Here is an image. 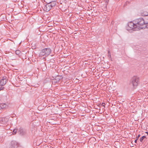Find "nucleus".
Returning <instances> with one entry per match:
<instances>
[{
    "label": "nucleus",
    "mask_w": 148,
    "mask_h": 148,
    "mask_svg": "<svg viewBox=\"0 0 148 148\" xmlns=\"http://www.w3.org/2000/svg\"><path fill=\"white\" fill-rule=\"evenodd\" d=\"M128 26L129 28H128L127 30L130 29L136 31L148 28V23L145 22L143 18H140L129 22Z\"/></svg>",
    "instance_id": "obj_1"
},
{
    "label": "nucleus",
    "mask_w": 148,
    "mask_h": 148,
    "mask_svg": "<svg viewBox=\"0 0 148 148\" xmlns=\"http://www.w3.org/2000/svg\"><path fill=\"white\" fill-rule=\"evenodd\" d=\"M51 51V50L49 48L43 49L40 52L39 56V57L47 56L50 54Z\"/></svg>",
    "instance_id": "obj_2"
},
{
    "label": "nucleus",
    "mask_w": 148,
    "mask_h": 148,
    "mask_svg": "<svg viewBox=\"0 0 148 148\" xmlns=\"http://www.w3.org/2000/svg\"><path fill=\"white\" fill-rule=\"evenodd\" d=\"M132 82L133 86L134 87L137 86L139 83V78L136 76L133 77Z\"/></svg>",
    "instance_id": "obj_3"
},
{
    "label": "nucleus",
    "mask_w": 148,
    "mask_h": 148,
    "mask_svg": "<svg viewBox=\"0 0 148 148\" xmlns=\"http://www.w3.org/2000/svg\"><path fill=\"white\" fill-rule=\"evenodd\" d=\"M18 143L15 141H12L11 142L9 148H19Z\"/></svg>",
    "instance_id": "obj_4"
},
{
    "label": "nucleus",
    "mask_w": 148,
    "mask_h": 148,
    "mask_svg": "<svg viewBox=\"0 0 148 148\" xmlns=\"http://www.w3.org/2000/svg\"><path fill=\"white\" fill-rule=\"evenodd\" d=\"M7 80L8 79L6 77H3L0 81V86L5 85L6 84Z\"/></svg>",
    "instance_id": "obj_5"
},
{
    "label": "nucleus",
    "mask_w": 148,
    "mask_h": 148,
    "mask_svg": "<svg viewBox=\"0 0 148 148\" xmlns=\"http://www.w3.org/2000/svg\"><path fill=\"white\" fill-rule=\"evenodd\" d=\"M8 119L6 117L0 118V123L3 124H6L8 121Z\"/></svg>",
    "instance_id": "obj_6"
},
{
    "label": "nucleus",
    "mask_w": 148,
    "mask_h": 148,
    "mask_svg": "<svg viewBox=\"0 0 148 148\" xmlns=\"http://www.w3.org/2000/svg\"><path fill=\"white\" fill-rule=\"evenodd\" d=\"M18 132L21 135L23 136L25 135L26 134L27 132L26 130L20 128Z\"/></svg>",
    "instance_id": "obj_7"
},
{
    "label": "nucleus",
    "mask_w": 148,
    "mask_h": 148,
    "mask_svg": "<svg viewBox=\"0 0 148 148\" xmlns=\"http://www.w3.org/2000/svg\"><path fill=\"white\" fill-rule=\"evenodd\" d=\"M51 8L49 4H47L44 8V10L46 11H49Z\"/></svg>",
    "instance_id": "obj_8"
},
{
    "label": "nucleus",
    "mask_w": 148,
    "mask_h": 148,
    "mask_svg": "<svg viewBox=\"0 0 148 148\" xmlns=\"http://www.w3.org/2000/svg\"><path fill=\"white\" fill-rule=\"evenodd\" d=\"M63 77L62 76H57L55 77V82L56 83L58 82L60 79H62Z\"/></svg>",
    "instance_id": "obj_9"
},
{
    "label": "nucleus",
    "mask_w": 148,
    "mask_h": 148,
    "mask_svg": "<svg viewBox=\"0 0 148 148\" xmlns=\"http://www.w3.org/2000/svg\"><path fill=\"white\" fill-rule=\"evenodd\" d=\"M103 66L101 67L102 70H105L110 67V65H103Z\"/></svg>",
    "instance_id": "obj_10"
},
{
    "label": "nucleus",
    "mask_w": 148,
    "mask_h": 148,
    "mask_svg": "<svg viewBox=\"0 0 148 148\" xmlns=\"http://www.w3.org/2000/svg\"><path fill=\"white\" fill-rule=\"evenodd\" d=\"M6 106V105L5 103H1L0 104V109H3Z\"/></svg>",
    "instance_id": "obj_11"
},
{
    "label": "nucleus",
    "mask_w": 148,
    "mask_h": 148,
    "mask_svg": "<svg viewBox=\"0 0 148 148\" xmlns=\"http://www.w3.org/2000/svg\"><path fill=\"white\" fill-rule=\"evenodd\" d=\"M49 4L50 5L51 7V8L52 7L54 6L55 5L56 3L55 2H53L52 3H50Z\"/></svg>",
    "instance_id": "obj_12"
},
{
    "label": "nucleus",
    "mask_w": 148,
    "mask_h": 148,
    "mask_svg": "<svg viewBox=\"0 0 148 148\" xmlns=\"http://www.w3.org/2000/svg\"><path fill=\"white\" fill-rule=\"evenodd\" d=\"M42 69L43 71H45L47 69L46 65H42Z\"/></svg>",
    "instance_id": "obj_13"
},
{
    "label": "nucleus",
    "mask_w": 148,
    "mask_h": 148,
    "mask_svg": "<svg viewBox=\"0 0 148 148\" xmlns=\"http://www.w3.org/2000/svg\"><path fill=\"white\" fill-rule=\"evenodd\" d=\"M146 138V137L145 136H143L140 138V141L141 142H142L143 140L144 139H145V138Z\"/></svg>",
    "instance_id": "obj_14"
},
{
    "label": "nucleus",
    "mask_w": 148,
    "mask_h": 148,
    "mask_svg": "<svg viewBox=\"0 0 148 148\" xmlns=\"http://www.w3.org/2000/svg\"><path fill=\"white\" fill-rule=\"evenodd\" d=\"M17 131V129H14L12 133L13 134H16Z\"/></svg>",
    "instance_id": "obj_15"
},
{
    "label": "nucleus",
    "mask_w": 148,
    "mask_h": 148,
    "mask_svg": "<svg viewBox=\"0 0 148 148\" xmlns=\"http://www.w3.org/2000/svg\"><path fill=\"white\" fill-rule=\"evenodd\" d=\"M5 87L3 86H0V91L4 89Z\"/></svg>",
    "instance_id": "obj_16"
},
{
    "label": "nucleus",
    "mask_w": 148,
    "mask_h": 148,
    "mask_svg": "<svg viewBox=\"0 0 148 148\" xmlns=\"http://www.w3.org/2000/svg\"><path fill=\"white\" fill-rule=\"evenodd\" d=\"M20 53V51L19 50H16L15 51V53L17 55H19Z\"/></svg>",
    "instance_id": "obj_17"
},
{
    "label": "nucleus",
    "mask_w": 148,
    "mask_h": 148,
    "mask_svg": "<svg viewBox=\"0 0 148 148\" xmlns=\"http://www.w3.org/2000/svg\"><path fill=\"white\" fill-rule=\"evenodd\" d=\"M140 136V134H138V136H137L136 139H137V140H138V139L139 137Z\"/></svg>",
    "instance_id": "obj_18"
},
{
    "label": "nucleus",
    "mask_w": 148,
    "mask_h": 148,
    "mask_svg": "<svg viewBox=\"0 0 148 148\" xmlns=\"http://www.w3.org/2000/svg\"><path fill=\"white\" fill-rule=\"evenodd\" d=\"M105 103H103L102 104H101V105H102V106H103L104 107H105Z\"/></svg>",
    "instance_id": "obj_19"
},
{
    "label": "nucleus",
    "mask_w": 148,
    "mask_h": 148,
    "mask_svg": "<svg viewBox=\"0 0 148 148\" xmlns=\"http://www.w3.org/2000/svg\"><path fill=\"white\" fill-rule=\"evenodd\" d=\"M137 140H137V139H136V140H135V141H134V142H135V143H136V142H137Z\"/></svg>",
    "instance_id": "obj_20"
},
{
    "label": "nucleus",
    "mask_w": 148,
    "mask_h": 148,
    "mask_svg": "<svg viewBox=\"0 0 148 148\" xmlns=\"http://www.w3.org/2000/svg\"><path fill=\"white\" fill-rule=\"evenodd\" d=\"M146 133L147 135H148V132H145Z\"/></svg>",
    "instance_id": "obj_21"
},
{
    "label": "nucleus",
    "mask_w": 148,
    "mask_h": 148,
    "mask_svg": "<svg viewBox=\"0 0 148 148\" xmlns=\"http://www.w3.org/2000/svg\"><path fill=\"white\" fill-rule=\"evenodd\" d=\"M108 53H109V56H111V54H110V53H109V51H108Z\"/></svg>",
    "instance_id": "obj_22"
}]
</instances>
